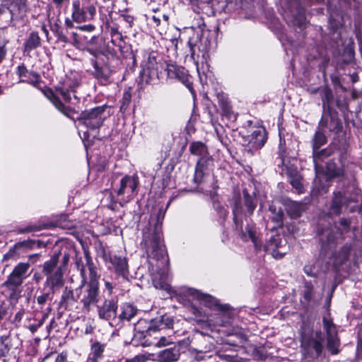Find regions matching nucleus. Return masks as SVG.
<instances>
[{
  "mask_svg": "<svg viewBox=\"0 0 362 362\" xmlns=\"http://www.w3.org/2000/svg\"><path fill=\"white\" fill-rule=\"evenodd\" d=\"M244 206L246 211L240 203L236 202L233 209L235 230L240 239L244 242L251 241L256 251L265 250L275 259L282 258L288 252V247L283 245L279 235L272 237L269 243L264 245L259 232L254 223L249 218L256 208L255 195H250L243 190Z\"/></svg>",
  "mask_w": 362,
  "mask_h": 362,
  "instance_id": "obj_1",
  "label": "nucleus"
},
{
  "mask_svg": "<svg viewBox=\"0 0 362 362\" xmlns=\"http://www.w3.org/2000/svg\"><path fill=\"white\" fill-rule=\"evenodd\" d=\"M16 74L20 78L19 83H26L42 90L54 107L64 115H68L80 103V98L77 95L80 82L76 78H66L53 90L50 88L42 89L43 82L40 74L28 71L24 64L18 66Z\"/></svg>",
  "mask_w": 362,
  "mask_h": 362,
  "instance_id": "obj_2",
  "label": "nucleus"
},
{
  "mask_svg": "<svg viewBox=\"0 0 362 362\" xmlns=\"http://www.w3.org/2000/svg\"><path fill=\"white\" fill-rule=\"evenodd\" d=\"M165 214V211L159 209L154 232L148 240H145V245L153 286L170 293L172 288L168 282V257L161 233V224Z\"/></svg>",
  "mask_w": 362,
  "mask_h": 362,
  "instance_id": "obj_3",
  "label": "nucleus"
},
{
  "mask_svg": "<svg viewBox=\"0 0 362 362\" xmlns=\"http://www.w3.org/2000/svg\"><path fill=\"white\" fill-rule=\"evenodd\" d=\"M189 149L191 154L199 157L193 177L198 191L214 199L218 185L213 173L214 165L212 156H210L206 146L201 141L192 142Z\"/></svg>",
  "mask_w": 362,
  "mask_h": 362,
  "instance_id": "obj_4",
  "label": "nucleus"
},
{
  "mask_svg": "<svg viewBox=\"0 0 362 362\" xmlns=\"http://www.w3.org/2000/svg\"><path fill=\"white\" fill-rule=\"evenodd\" d=\"M325 240L321 238L322 253L329 257L336 269L339 270V267L349 259L351 245L346 243L339 246L343 240V235L339 231L327 232Z\"/></svg>",
  "mask_w": 362,
  "mask_h": 362,
  "instance_id": "obj_5",
  "label": "nucleus"
},
{
  "mask_svg": "<svg viewBox=\"0 0 362 362\" xmlns=\"http://www.w3.org/2000/svg\"><path fill=\"white\" fill-rule=\"evenodd\" d=\"M58 255L52 256L43 264L42 272L46 276L45 286L49 288V291L42 293L37 298V302L43 306L47 300H52V294L64 284V272L62 267L57 265Z\"/></svg>",
  "mask_w": 362,
  "mask_h": 362,
  "instance_id": "obj_6",
  "label": "nucleus"
},
{
  "mask_svg": "<svg viewBox=\"0 0 362 362\" xmlns=\"http://www.w3.org/2000/svg\"><path fill=\"white\" fill-rule=\"evenodd\" d=\"M76 267L80 271L81 277V285L76 288L75 293L77 298L82 304L84 311L89 312L91 306L97 305L100 299V290L98 279H90L88 281L87 274L85 273V267L79 261L76 262Z\"/></svg>",
  "mask_w": 362,
  "mask_h": 362,
  "instance_id": "obj_7",
  "label": "nucleus"
},
{
  "mask_svg": "<svg viewBox=\"0 0 362 362\" xmlns=\"http://www.w3.org/2000/svg\"><path fill=\"white\" fill-rule=\"evenodd\" d=\"M183 293L189 298V300H197L201 304L218 311V320L215 324L218 326H226L230 322L232 317L230 307L227 304H220L213 296L203 293L201 291L193 288H186L182 291Z\"/></svg>",
  "mask_w": 362,
  "mask_h": 362,
  "instance_id": "obj_8",
  "label": "nucleus"
},
{
  "mask_svg": "<svg viewBox=\"0 0 362 362\" xmlns=\"http://www.w3.org/2000/svg\"><path fill=\"white\" fill-rule=\"evenodd\" d=\"M173 321L168 316L162 315L148 321L141 320L135 325V330L144 338L158 331L173 327Z\"/></svg>",
  "mask_w": 362,
  "mask_h": 362,
  "instance_id": "obj_9",
  "label": "nucleus"
},
{
  "mask_svg": "<svg viewBox=\"0 0 362 362\" xmlns=\"http://www.w3.org/2000/svg\"><path fill=\"white\" fill-rule=\"evenodd\" d=\"M138 184V179L134 176L125 175L120 180L119 186L115 189L116 202L122 206L130 202L137 194Z\"/></svg>",
  "mask_w": 362,
  "mask_h": 362,
  "instance_id": "obj_10",
  "label": "nucleus"
},
{
  "mask_svg": "<svg viewBox=\"0 0 362 362\" xmlns=\"http://www.w3.org/2000/svg\"><path fill=\"white\" fill-rule=\"evenodd\" d=\"M324 337L322 333L316 332L315 336L303 334L301 337V351L305 357L317 358L323 349L322 341Z\"/></svg>",
  "mask_w": 362,
  "mask_h": 362,
  "instance_id": "obj_11",
  "label": "nucleus"
},
{
  "mask_svg": "<svg viewBox=\"0 0 362 362\" xmlns=\"http://www.w3.org/2000/svg\"><path fill=\"white\" fill-rule=\"evenodd\" d=\"M106 108V106L102 105L85 110L81 113L79 122L90 129H99L107 117Z\"/></svg>",
  "mask_w": 362,
  "mask_h": 362,
  "instance_id": "obj_12",
  "label": "nucleus"
},
{
  "mask_svg": "<svg viewBox=\"0 0 362 362\" xmlns=\"http://www.w3.org/2000/svg\"><path fill=\"white\" fill-rule=\"evenodd\" d=\"M30 268L29 262L18 263L4 282L3 286L11 291H16L30 275L28 274Z\"/></svg>",
  "mask_w": 362,
  "mask_h": 362,
  "instance_id": "obj_13",
  "label": "nucleus"
},
{
  "mask_svg": "<svg viewBox=\"0 0 362 362\" xmlns=\"http://www.w3.org/2000/svg\"><path fill=\"white\" fill-rule=\"evenodd\" d=\"M279 159V163H278V165H281L284 167L283 171H285L287 174L291 185L294 189H296L298 194L303 193V185L301 182V175L298 173L297 167L295 165V164L293 163H291L296 162V159L292 158L291 160H288L284 156L283 151L280 152Z\"/></svg>",
  "mask_w": 362,
  "mask_h": 362,
  "instance_id": "obj_14",
  "label": "nucleus"
},
{
  "mask_svg": "<svg viewBox=\"0 0 362 362\" xmlns=\"http://www.w3.org/2000/svg\"><path fill=\"white\" fill-rule=\"evenodd\" d=\"M322 323L327 334V348L332 354L336 355L339 352L340 346L337 327L329 315L323 317Z\"/></svg>",
  "mask_w": 362,
  "mask_h": 362,
  "instance_id": "obj_15",
  "label": "nucleus"
},
{
  "mask_svg": "<svg viewBox=\"0 0 362 362\" xmlns=\"http://www.w3.org/2000/svg\"><path fill=\"white\" fill-rule=\"evenodd\" d=\"M156 53H145L141 62L140 74L143 80L148 82L150 80L158 78V66L156 62Z\"/></svg>",
  "mask_w": 362,
  "mask_h": 362,
  "instance_id": "obj_16",
  "label": "nucleus"
},
{
  "mask_svg": "<svg viewBox=\"0 0 362 362\" xmlns=\"http://www.w3.org/2000/svg\"><path fill=\"white\" fill-rule=\"evenodd\" d=\"M188 46L190 50V55L193 59L198 58L199 54L204 57L205 54L210 49V43L207 38L201 37L199 33H195L189 37Z\"/></svg>",
  "mask_w": 362,
  "mask_h": 362,
  "instance_id": "obj_17",
  "label": "nucleus"
},
{
  "mask_svg": "<svg viewBox=\"0 0 362 362\" xmlns=\"http://www.w3.org/2000/svg\"><path fill=\"white\" fill-rule=\"evenodd\" d=\"M109 262L110 264L109 268L112 269L119 278L122 279V283H128L129 272L126 257L116 255H110Z\"/></svg>",
  "mask_w": 362,
  "mask_h": 362,
  "instance_id": "obj_18",
  "label": "nucleus"
},
{
  "mask_svg": "<svg viewBox=\"0 0 362 362\" xmlns=\"http://www.w3.org/2000/svg\"><path fill=\"white\" fill-rule=\"evenodd\" d=\"M95 13L96 9L95 6L81 7L79 1L76 0L73 1L71 17L75 22L82 23L90 21L93 19Z\"/></svg>",
  "mask_w": 362,
  "mask_h": 362,
  "instance_id": "obj_19",
  "label": "nucleus"
},
{
  "mask_svg": "<svg viewBox=\"0 0 362 362\" xmlns=\"http://www.w3.org/2000/svg\"><path fill=\"white\" fill-rule=\"evenodd\" d=\"M354 200L353 194L349 187L334 192V197L331 204V210L334 214H339L343 206L348 204Z\"/></svg>",
  "mask_w": 362,
  "mask_h": 362,
  "instance_id": "obj_20",
  "label": "nucleus"
},
{
  "mask_svg": "<svg viewBox=\"0 0 362 362\" xmlns=\"http://www.w3.org/2000/svg\"><path fill=\"white\" fill-rule=\"evenodd\" d=\"M98 317L102 320H110L117 316V301L114 298L105 299L101 305L97 304Z\"/></svg>",
  "mask_w": 362,
  "mask_h": 362,
  "instance_id": "obj_21",
  "label": "nucleus"
},
{
  "mask_svg": "<svg viewBox=\"0 0 362 362\" xmlns=\"http://www.w3.org/2000/svg\"><path fill=\"white\" fill-rule=\"evenodd\" d=\"M92 64L94 69L93 75L98 80V83L103 86L109 84L112 74L110 68L105 65H99L96 61H93Z\"/></svg>",
  "mask_w": 362,
  "mask_h": 362,
  "instance_id": "obj_22",
  "label": "nucleus"
},
{
  "mask_svg": "<svg viewBox=\"0 0 362 362\" xmlns=\"http://www.w3.org/2000/svg\"><path fill=\"white\" fill-rule=\"evenodd\" d=\"M332 153V151L330 148H324L321 151L313 150V158L316 173V178L315 180V185H317L318 180L320 178V169L322 168L320 165V162H322L325 158L330 156Z\"/></svg>",
  "mask_w": 362,
  "mask_h": 362,
  "instance_id": "obj_23",
  "label": "nucleus"
},
{
  "mask_svg": "<svg viewBox=\"0 0 362 362\" xmlns=\"http://www.w3.org/2000/svg\"><path fill=\"white\" fill-rule=\"evenodd\" d=\"M267 133L264 129L255 130L250 136L249 144L255 149L261 148L267 141Z\"/></svg>",
  "mask_w": 362,
  "mask_h": 362,
  "instance_id": "obj_24",
  "label": "nucleus"
},
{
  "mask_svg": "<svg viewBox=\"0 0 362 362\" xmlns=\"http://www.w3.org/2000/svg\"><path fill=\"white\" fill-rule=\"evenodd\" d=\"M84 257L86 261L85 264L81 259H76V261H79L81 264L82 263L83 264L85 268H88L90 279H98L100 276L98 275L97 269L93 262L90 254L88 250H84ZM85 273L86 274V269H85Z\"/></svg>",
  "mask_w": 362,
  "mask_h": 362,
  "instance_id": "obj_25",
  "label": "nucleus"
},
{
  "mask_svg": "<svg viewBox=\"0 0 362 362\" xmlns=\"http://www.w3.org/2000/svg\"><path fill=\"white\" fill-rule=\"evenodd\" d=\"M179 357L180 351L176 347L165 349L158 354L160 362H175L178 360Z\"/></svg>",
  "mask_w": 362,
  "mask_h": 362,
  "instance_id": "obj_26",
  "label": "nucleus"
},
{
  "mask_svg": "<svg viewBox=\"0 0 362 362\" xmlns=\"http://www.w3.org/2000/svg\"><path fill=\"white\" fill-rule=\"evenodd\" d=\"M105 345L95 341L91 345L90 353L88 358V362H98L103 356Z\"/></svg>",
  "mask_w": 362,
  "mask_h": 362,
  "instance_id": "obj_27",
  "label": "nucleus"
},
{
  "mask_svg": "<svg viewBox=\"0 0 362 362\" xmlns=\"http://www.w3.org/2000/svg\"><path fill=\"white\" fill-rule=\"evenodd\" d=\"M110 35L112 45L119 48H122L124 45L123 35L119 30V28L117 25H113L110 27Z\"/></svg>",
  "mask_w": 362,
  "mask_h": 362,
  "instance_id": "obj_28",
  "label": "nucleus"
},
{
  "mask_svg": "<svg viewBox=\"0 0 362 362\" xmlns=\"http://www.w3.org/2000/svg\"><path fill=\"white\" fill-rule=\"evenodd\" d=\"M121 310L122 311L119 314V318L127 321L133 318L137 313V309L129 303L123 304L121 307Z\"/></svg>",
  "mask_w": 362,
  "mask_h": 362,
  "instance_id": "obj_29",
  "label": "nucleus"
},
{
  "mask_svg": "<svg viewBox=\"0 0 362 362\" xmlns=\"http://www.w3.org/2000/svg\"><path fill=\"white\" fill-rule=\"evenodd\" d=\"M40 45V38L37 32H32L25 42V51L30 52Z\"/></svg>",
  "mask_w": 362,
  "mask_h": 362,
  "instance_id": "obj_30",
  "label": "nucleus"
},
{
  "mask_svg": "<svg viewBox=\"0 0 362 362\" xmlns=\"http://www.w3.org/2000/svg\"><path fill=\"white\" fill-rule=\"evenodd\" d=\"M327 142V138L321 130H317L313 138V150H318Z\"/></svg>",
  "mask_w": 362,
  "mask_h": 362,
  "instance_id": "obj_31",
  "label": "nucleus"
},
{
  "mask_svg": "<svg viewBox=\"0 0 362 362\" xmlns=\"http://www.w3.org/2000/svg\"><path fill=\"white\" fill-rule=\"evenodd\" d=\"M175 74L177 78L192 93V83L189 80V75L186 73L185 70L184 69H177Z\"/></svg>",
  "mask_w": 362,
  "mask_h": 362,
  "instance_id": "obj_32",
  "label": "nucleus"
},
{
  "mask_svg": "<svg viewBox=\"0 0 362 362\" xmlns=\"http://www.w3.org/2000/svg\"><path fill=\"white\" fill-rule=\"evenodd\" d=\"M52 31L54 32L58 41L64 43H67L71 41V38L69 37L68 35L64 33L63 30L58 25H54Z\"/></svg>",
  "mask_w": 362,
  "mask_h": 362,
  "instance_id": "obj_33",
  "label": "nucleus"
},
{
  "mask_svg": "<svg viewBox=\"0 0 362 362\" xmlns=\"http://www.w3.org/2000/svg\"><path fill=\"white\" fill-rule=\"evenodd\" d=\"M62 298L64 299V300H66V301H68V300L76 301L78 300V298H77V295L76 294V293L70 289L65 290V291L64 292V294L62 296Z\"/></svg>",
  "mask_w": 362,
  "mask_h": 362,
  "instance_id": "obj_34",
  "label": "nucleus"
},
{
  "mask_svg": "<svg viewBox=\"0 0 362 362\" xmlns=\"http://www.w3.org/2000/svg\"><path fill=\"white\" fill-rule=\"evenodd\" d=\"M284 213L279 210L272 218V220L275 223V227H281L283 224Z\"/></svg>",
  "mask_w": 362,
  "mask_h": 362,
  "instance_id": "obj_35",
  "label": "nucleus"
},
{
  "mask_svg": "<svg viewBox=\"0 0 362 362\" xmlns=\"http://www.w3.org/2000/svg\"><path fill=\"white\" fill-rule=\"evenodd\" d=\"M214 208L217 211L220 217L225 218L227 215V211L225 207L220 204V203L214 202Z\"/></svg>",
  "mask_w": 362,
  "mask_h": 362,
  "instance_id": "obj_36",
  "label": "nucleus"
},
{
  "mask_svg": "<svg viewBox=\"0 0 362 362\" xmlns=\"http://www.w3.org/2000/svg\"><path fill=\"white\" fill-rule=\"evenodd\" d=\"M132 95L129 92H124L122 100L121 109L126 108L131 101Z\"/></svg>",
  "mask_w": 362,
  "mask_h": 362,
  "instance_id": "obj_37",
  "label": "nucleus"
},
{
  "mask_svg": "<svg viewBox=\"0 0 362 362\" xmlns=\"http://www.w3.org/2000/svg\"><path fill=\"white\" fill-rule=\"evenodd\" d=\"M147 359L148 358L145 355L139 354L125 360L124 362H146Z\"/></svg>",
  "mask_w": 362,
  "mask_h": 362,
  "instance_id": "obj_38",
  "label": "nucleus"
},
{
  "mask_svg": "<svg viewBox=\"0 0 362 362\" xmlns=\"http://www.w3.org/2000/svg\"><path fill=\"white\" fill-rule=\"evenodd\" d=\"M220 358L225 362H238V358L237 356H230L228 354H220Z\"/></svg>",
  "mask_w": 362,
  "mask_h": 362,
  "instance_id": "obj_39",
  "label": "nucleus"
},
{
  "mask_svg": "<svg viewBox=\"0 0 362 362\" xmlns=\"http://www.w3.org/2000/svg\"><path fill=\"white\" fill-rule=\"evenodd\" d=\"M191 353L194 355V357L197 361L204 360L206 356L205 353L199 351L197 349H192Z\"/></svg>",
  "mask_w": 362,
  "mask_h": 362,
  "instance_id": "obj_40",
  "label": "nucleus"
},
{
  "mask_svg": "<svg viewBox=\"0 0 362 362\" xmlns=\"http://www.w3.org/2000/svg\"><path fill=\"white\" fill-rule=\"evenodd\" d=\"M170 343L168 339H167L165 337H160L159 340L155 343H151V344H154L156 346L160 347V346H165L166 345H168Z\"/></svg>",
  "mask_w": 362,
  "mask_h": 362,
  "instance_id": "obj_41",
  "label": "nucleus"
},
{
  "mask_svg": "<svg viewBox=\"0 0 362 362\" xmlns=\"http://www.w3.org/2000/svg\"><path fill=\"white\" fill-rule=\"evenodd\" d=\"M105 288L107 290L109 294L112 293L113 288L117 286L116 284L110 282L107 280L103 279Z\"/></svg>",
  "mask_w": 362,
  "mask_h": 362,
  "instance_id": "obj_42",
  "label": "nucleus"
},
{
  "mask_svg": "<svg viewBox=\"0 0 362 362\" xmlns=\"http://www.w3.org/2000/svg\"><path fill=\"white\" fill-rule=\"evenodd\" d=\"M55 362H69L67 352L62 351L58 354L55 359Z\"/></svg>",
  "mask_w": 362,
  "mask_h": 362,
  "instance_id": "obj_43",
  "label": "nucleus"
},
{
  "mask_svg": "<svg viewBox=\"0 0 362 362\" xmlns=\"http://www.w3.org/2000/svg\"><path fill=\"white\" fill-rule=\"evenodd\" d=\"M69 37L71 38V41L69 43L76 45L80 43V41L78 38V34L75 32H71L69 35H67Z\"/></svg>",
  "mask_w": 362,
  "mask_h": 362,
  "instance_id": "obj_44",
  "label": "nucleus"
},
{
  "mask_svg": "<svg viewBox=\"0 0 362 362\" xmlns=\"http://www.w3.org/2000/svg\"><path fill=\"white\" fill-rule=\"evenodd\" d=\"M78 28L82 31L92 32L95 30V27L92 24H88L79 26Z\"/></svg>",
  "mask_w": 362,
  "mask_h": 362,
  "instance_id": "obj_45",
  "label": "nucleus"
},
{
  "mask_svg": "<svg viewBox=\"0 0 362 362\" xmlns=\"http://www.w3.org/2000/svg\"><path fill=\"white\" fill-rule=\"evenodd\" d=\"M70 0H52V2L55 5V6L58 8H62L64 4L69 3Z\"/></svg>",
  "mask_w": 362,
  "mask_h": 362,
  "instance_id": "obj_46",
  "label": "nucleus"
},
{
  "mask_svg": "<svg viewBox=\"0 0 362 362\" xmlns=\"http://www.w3.org/2000/svg\"><path fill=\"white\" fill-rule=\"evenodd\" d=\"M6 54V50L4 48V45H1L0 43V64L3 61V59L5 58Z\"/></svg>",
  "mask_w": 362,
  "mask_h": 362,
  "instance_id": "obj_47",
  "label": "nucleus"
},
{
  "mask_svg": "<svg viewBox=\"0 0 362 362\" xmlns=\"http://www.w3.org/2000/svg\"><path fill=\"white\" fill-rule=\"evenodd\" d=\"M1 16H11V11L6 8H0V17Z\"/></svg>",
  "mask_w": 362,
  "mask_h": 362,
  "instance_id": "obj_48",
  "label": "nucleus"
},
{
  "mask_svg": "<svg viewBox=\"0 0 362 362\" xmlns=\"http://www.w3.org/2000/svg\"><path fill=\"white\" fill-rule=\"evenodd\" d=\"M123 20L131 27L133 23V18L130 16H123Z\"/></svg>",
  "mask_w": 362,
  "mask_h": 362,
  "instance_id": "obj_49",
  "label": "nucleus"
},
{
  "mask_svg": "<svg viewBox=\"0 0 362 362\" xmlns=\"http://www.w3.org/2000/svg\"><path fill=\"white\" fill-rule=\"evenodd\" d=\"M56 255V254H54L52 256H54V255ZM57 255H58V258H59V254H57ZM63 259H64V265H63V266H62V265H59L58 264H57V265H58L59 267H62V269H63V272H64V267L65 266L66 262H67V260H68V259H69V257H68V256H66V255H64ZM58 262H59V261L57 262V263H58Z\"/></svg>",
  "mask_w": 362,
  "mask_h": 362,
  "instance_id": "obj_50",
  "label": "nucleus"
},
{
  "mask_svg": "<svg viewBox=\"0 0 362 362\" xmlns=\"http://www.w3.org/2000/svg\"><path fill=\"white\" fill-rule=\"evenodd\" d=\"M42 322H40L37 325H32L30 327V329L31 332H34L37 330V329L42 325Z\"/></svg>",
  "mask_w": 362,
  "mask_h": 362,
  "instance_id": "obj_51",
  "label": "nucleus"
},
{
  "mask_svg": "<svg viewBox=\"0 0 362 362\" xmlns=\"http://www.w3.org/2000/svg\"><path fill=\"white\" fill-rule=\"evenodd\" d=\"M13 255V251H9L4 255L3 259L7 260Z\"/></svg>",
  "mask_w": 362,
  "mask_h": 362,
  "instance_id": "obj_52",
  "label": "nucleus"
},
{
  "mask_svg": "<svg viewBox=\"0 0 362 362\" xmlns=\"http://www.w3.org/2000/svg\"><path fill=\"white\" fill-rule=\"evenodd\" d=\"M65 24L68 28H72L73 27V23L69 18H66L65 20Z\"/></svg>",
  "mask_w": 362,
  "mask_h": 362,
  "instance_id": "obj_53",
  "label": "nucleus"
},
{
  "mask_svg": "<svg viewBox=\"0 0 362 362\" xmlns=\"http://www.w3.org/2000/svg\"><path fill=\"white\" fill-rule=\"evenodd\" d=\"M33 279L36 281V282H39L41 279V276L39 274L37 273H35L33 275Z\"/></svg>",
  "mask_w": 362,
  "mask_h": 362,
  "instance_id": "obj_54",
  "label": "nucleus"
},
{
  "mask_svg": "<svg viewBox=\"0 0 362 362\" xmlns=\"http://www.w3.org/2000/svg\"><path fill=\"white\" fill-rule=\"evenodd\" d=\"M192 4H199L201 2H209L210 0H189Z\"/></svg>",
  "mask_w": 362,
  "mask_h": 362,
  "instance_id": "obj_55",
  "label": "nucleus"
},
{
  "mask_svg": "<svg viewBox=\"0 0 362 362\" xmlns=\"http://www.w3.org/2000/svg\"><path fill=\"white\" fill-rule=\"evenodd\" d=\"M92 329H93V328L91 326H87L86 328V330H85V333L86 334H90V333H91Z\"/></svg>",
  "mask_w": 362,
  "mask_h": 362,
  "instance_id": "obj_56",
  "label": "nucleus"
},
{
  "mask_svg": "<svg viewBox=\"0 0 362 362\" xmlns=\"http://www.w3.org/2000/svg\"><path fill=\"white\" fill-rule=\"evenodd\" d=\"M152 19L156 25H158L160 23V19L156 18V16H153Z\"/></svg>",
  "mask_w": 362,
  "mask_h": 362,
  "instance_id": "obj_57",
  "label": "nucleus"
},
{
  "mask_svg": "<svg viewBox=\"0 0 362 362\" xmlns=\"http://www.w3.org/2000/svg\"><path fill=\"white\" fill-rule=\"evenodd\" d=\"M346 222H347V221H346V220H345V219H342V220L341 221V223L342 225H344V226H346Z\"/></svg>",
  "mask_w": 362,
  "mask_h": 362,
  "instance_id": "obj_58",
  "label": "nucleus"
},
{
  "mask_svg": "<svg viewBox=\"0 0 362 362\" xmlns=\"http://www.w3.org/2000/svg\"><path fill=\"white\" fill-rule=\"evenodd\" d=\"M177 42L178 40L177 39H174L173 40V43L175 44V46L177 47Z\"/></svg>",
  "mask_w": 362,
  "mask_h": 362,
  "instance_id": "obj_59",
  "label": "nucleus"
},
{
  "mask_svg": "<svg viewBox=\"0 0 362 362\" xmlns=\"http://www.w3.org/2000/svg\"><path fill=\"white\" fill-rule=\"evenodd\" d=\"M240 339H241V341H245L246 339L245 337L243 336V335L240 336Z\"/></svg>",
  "mask_w": 362,
  "mask_h": 362,
  "instance_id": "obj_60",
  "label": "nucleus"
},
{
  "mask_svg": "<svg viewBox=\"0 0 362 362\" xmlns=\"http://www.w3.org/2000/svg\"><path fill=\"white\" fill-rule=\"evenodd\" d=\"M305 272L310 275V273L308 272H309V269H308V267H305V269H304Z\"/></svg>",
  "mask_w": 362,
  "mask_h": 362,
  "instance_id": "obj_61",
  "label": "nucleus"
},
{
  "mask_svg": "<svg viewBox=\"0 0 362 362\" xmlns=\"http://www.w3.org/2000/svg\"><path fill=\"white\" fill-rule=\"evenodd\" d=\"M305 272L310 275V273L308 272H309V269H308V267H305V269H304Z\"/></svg>",
  "mask_w": 362,
  "mask_h": 362,
  "instance_id": "obj_62",
  "label": "nucleus"
},
{
  "mask_svg": "<svg viewBox=\"0 0 362 362\" xmlns=\"http://www.w3.org/2000/svg\"><path fill=\"white\" fill-rule=\"evenodd\" d=\"M42 29L44 30V33H47V30L46 29V28L45 26L42 27Z\"/></svg>",
  "mask_w": 362,
  "mask_h": 362,
  "instance_id": "obj_63",
  "label": "nucleus"
},
{
  "mask_svg": "<svg viewBox=\"0 0 362 362\" xmlns=\"http://www.w3.org/2000/svg\"><path fill=\"white\" fill-rule=\"evenodd\" d=\"M295 214H296V216H298V215H299V211H298V210H297V211L295 212Z\"/></svg>",
  "mask_w": 362,
  "mask_h": 362,
  "instance_id": "obj_64",
  "label": "nucleus"
}]
</instances>
